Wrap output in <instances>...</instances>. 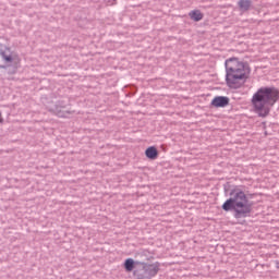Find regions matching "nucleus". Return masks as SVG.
<instances>
[{
    "label": "nucleus",
    "mask_w": 279,
    "mask_h": 279,
    "mask_svg": "<svg viewBox=\"0 0 279 279\" xmlns=\"http://www.w3.org/2000/svg\"><path fill=\"white\" fill-rule=\"evenodd\" d=\"M226 82L230 88H240L241 82L248 80L252 69L236 57L226 60Z\"/></svg>",
    "instance_id": "f257e3e1"
},
{
    "label": "nucleus",
    "mask_w": 279,
    "mask_h": 279,
    "mask_svg": "<svg viewBox=\"0 0 279 279\" xmlns=\"http://www.w3.org/2000/svg\"><path fill=\"white\" fill-rule=\"evenodd\" d=\"M279 92L274 87H262L253 94L251 104L259 117H267L271 106L278 101Z\"/></svg>",
    "instance_id": "f03ea898"
},
{
    "label": "nucleus",
    "mask_w": 279,
    "mask_h": 279,
    "mask_svg": "<svg viewBox=\"0 0 279 279\" xmlns=\"http://www.w3.org/2000/svg\"><path fill=\"white\" fill-rule=\"evenodd\" d=\"M222 210L226 213L233 210L235 218L247 217L252 213V204L247 198V194L241 187L236 186L230 192V198L222 204Z\"/></svg>",
    "instance_id": "7ed1b4c3"
},
{
    "label": "nucleus",
    "mask_w": 279,
    "mask_h": 279,
    "mask_svg": "<svg viewBox=\"0 0 279 279\" xmlns=\"http://www.w3.org/2000/svg\"><path fill=\"white\" fill-rule=\"evenodd\" d=\"M19 64H21V57L13 52L9 46L0 44V69L19 66Z\"/></svg>",
    "instance_id": "20e7f679"
},
{
    "label": "nucleus",
    "mask_w": 279,
    "mask_h": 279,
    "mask_svg": "<svg viewBox=\"0 0 279 279\" xmlns=\"http://www.w3.org/2000/svg\"><path fill=\"white\" fill-rule=\"evenodd\" d=\"M141 265H143V269L145 274H148V276H150L151 278H154L155 276H158V271H160V263L158 262L154 264L142 263Z\"/></svg>",
    "instance_id": "39448f33"
},
{
    "label": "nucleus",
    "mask_w": 279,
    "mask_h": 279,
    "mask_svg": "<svg viewBox=\"0 0 279 279\" xmlns=\"http://www.w3.org/2000/svg\"><path fill=\"white\" fill-rule=\"evenodd\" d=\"M230 104V98L226 96H217L211 100V106L214 108H226Z\"/></svg>",
    "instance_id": "423d86ee"
},
{
    "label": "nucleus",
    "mask_w": 279,
    "mask_h": 279,
    "mask_svg": "<svg viewBox=\"0 0 279 279\" xmlns=\"http://www.w3.org/2000/svg\"><path fill=\"white\" fill-rule=\"evenodd\" d=\"M145 156H146V158H148L149 160H156V158H158V148H156L155 146H149V147L145 150Z\"/></svg>",
    "instance_id": "0eeeda50"
},
{
    "label": "nucleus",
    "mask_w": 279,
    "mask_h": 279,
    "mask_svg": "<svg viewBox=\"0 0 279 279\" xmlns=\"http://www.w3.org/2000/svg\"><path fill=\"white\" fill-rule=\"evenodd\" d=\"M189 16L192 21H195L196 23L202 21L204 19V13L199 10H194L189 13Z\"/></svg>",
    "instance_id": "6e6552de"
},
{
    "label": "nucleus",
    "mask_w": 279,
    "mask_h": 279,
    "mask_svg": "<svg viewBox=\"0 0 279 279\" xmlns=\"http://www.w3.org/2000/svg\"><path fill=\"white\" fill-rule=\"evenodd\" d=\"M239 8L244 12H247L252 8V0H240L238 3Z\"/></svg>",
    "instance_id": "1a4fd4ad"
},
{
    "label": "nucleus",
    "mask_w": 279,
    "mask_h": 279,
    "mask_svg": "<svg viewBox=\"0 0 279 279\" xmlns=\"http://www.w3.org/2000/svg\"><path fill=\"white\" fill-rule=\"evenodd\" d=\"M134 265H135L134 259H132V258L125 259V262H124L125 271H128V272L134 271Z\"/></svg>",
    "instance_id": "9d476101"
},
{
    "label": "nucleus",
    "mask_w": 279,
    "mask_h": 279,
    "mask_svg": "<svg viewBox=\"0 0 279 279\" xmlns=\"http://www.w3.org/2000/svg\"><path fill=\"white\" fill-rule=\"evenodd\" d=\"M0 123H3V116L1 114V111H0Z\"/></svg>",
    "instance_id": "9b49d317"
}]
</instances>
